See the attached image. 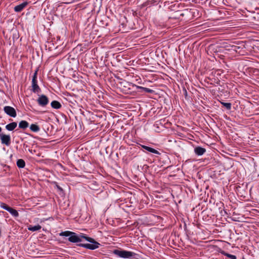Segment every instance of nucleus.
Returning <instances> with one entry per match:
<instances>
[{
  "label": "nucleus",
  "instance_id": "19",
  "mask_svg": "<svg viewBox=\"0 0 259 259\" xmlns=\"http://www.w3.org/2000/svg\"><path fill=\"white\" fill-rule=\"evenodd\" d=\"M0 206H1L2 208H3V209H5V210H8V209L10 208V207H9V206H8L6 204H5V203H2L1 204V205H0Z\"/></svg>",
  "mask_w": 259,
  "mask_h": 259
},
{
  "label": "nucleus",
  "instance_id": "15",
  "mask_svg": "<svg viewBox=\"0 0 259 259\" xmlns=\"http://www.w3.org/2000/svg\"><path fill=\"white\" fill-rule=\"evenodd\" d=\"M41 226H40L39 225H37L34 226H30L28 227V229L29 231L34 232V231L40 230L41 229Z\"/></svg>",
  "mask_w": 259,
  "mask_h": 259
},
{
  "label": "nucleus",
  "instance_id": "13",
  "mask_svg": "<svg viewBox=\"0 0 259 259\" xmlns=\"http://www.w3.org/2000/svg\"><path fill=\"white\" fill-rule=\"evenodd\" d=\"M135 87L137 89H140V90H142L143 91H144L146 93H152L153 92V91L152 90L149 89V88H144L143 87H140V86H138V85H135Z\"/></svg>",
  "mask_w": 259,
  "mask_h": 259
},
{
  "label": "nucleus",
  "instance_id": "5",
  "mask_svg": "<svg viewBox=\"0 0 259 259\" xmlns=\"http://www.w3.org/2000/svg\"><path fill=\"white\" fill-rule=\"evenodd\" d=\"M0 138L1 143L6 146H9L11 144V137L9 135H5L3 133L0 134Z\"/></svg>",
  "mask_w": 259,
  "mask_h": 259
},
{
  "label": "nucleus",
  "instance_id": "1",
  "mask_svg": "<svg viewBox=\"0 0 259 259\" xmlns=\"http://www.w3.org/2000/svg\"><path fill=\"white\" fill-rule=\"evenodd\" d=\"M59 235L60 236L68 237V241L72 243L80 242L82 241V239L83 238L91 243L80 244L79 246L91 250L98 248L100 245V244L96 242L93 238L89 237L81 233L77 234L73 232L66 231L60 233Z\"/></svg>",
  "mask_w": 259,
  "mask_h": 259
},
{
  "label": "nucleus",
  "instance_id": "6",
  "mask_svg": "<svg viewBox=\"0 0 259 259\" xmlns=\"http://www.w3.org/2000/svg\"><path fill=\"white\" fill-rule=\"evenodd\" d=\"M28 5L27 2H24L16 6L14 8V11L16 12H20L22 11Z\"/></svg>",
  "mask_w": 259,
  "mask_h": 259
},
{
  "label": "nucleus",
  "instance_id": "17",
  "mask_svg": "<svg viewBox=\"0 0 259 259\" xmlns=\"http://www.w3.org/2000/svg\"><path fill=\"white\" fill-rule=\"evenodd\" d=\"M222 253L225 256L230 258V259H236V256L234 255H232L231 254H229L228 253H227L225 251H222Z\"/></svg>",
  "mask_w": 259,
  "mask_h": 259
},
{
  "label": "nucleus",
  "instance_id": "2",
  "mask_svg": "<svg viewBox=\"0 0 259 259\" xmlns=\"http://www.w3.org/2000/svg\"><path fill=\"white\" fill-rule=\"evenodd\" d=\"M113 253L116 256L123 258H131L136 254L133 252L122 249H115Z\"/></svg>",
  "mask_w": 259,
  "mask_h": 259
},
{
  "label": "nucleus",
  "instance_id": "21",
  "mask_svg": "<svg viewBox=\"0 0 259 259\" xmlns=\"http://www.w3.org/2000/svg\"><path fill=\"white\" fill-rule=\"evenodd\" d=\"M17 165L19 168H23L25 165V163H17Z\"/></svg>",
  "mask_w": 259,
  "mask_h": 259
},
{
  "label": "nucleus",
  "instance_id": "10",
  "mask_svg": "<svg viewBox=\"0 0 259 259\" xmlns=\"http://www.w3.org/2000/svg\"><path fill=\"white\" fill-rule=\"evenodd\" d=\"M17 126V123L16 122H11L6 126V128L9 131H13Z\"/></svg>",
  "mask_w": 259,
  "mask_h": 259
},
{
  "label": "nucleus",
  "instance_id": "14",
  "mask_svg": "<svg viewBox=\"0 0 259 259\" xmlns=\"http://www.w3.org/2000/svg\"><path fill=\"white\" fill-rule=\"evenodd\" d=\"M7 211L9 212L11 214V215H12L14 217H18L19 216V213L18 212V211L10 207Z\"/></svg>",
  "mask_w": 259,
  "mask_h": 259
},
{
  "label": "nucleus",
  "instance_id": "3",
  "mask_svg": "<svg viewBox=\"0 0 259 259\" xmlns=\"http://www.w3.org/2000/svg\"><path fill=\"white\" fill-rule=\"evenodd\" d=\"M37 102L39 106L45 107L48 104L49 100L46 95H41L38 96Z\"/></svg>",
  "mask_w": 259,
  "mask_h": 259
},
{
  "label": "nucleus",
  "instance_id": "7",
  "mask_svg": "<svg viewBox=\"0 0 259 259\" xmlns=\"http://www.w3.org/2000/svg\"><path fill=\"white\" fill-rule=\"evenodd\" d=\"M32 91L34 93L40 92L41 90L37 84V81H32Z\"/></svg>",
  "mask_w": 259,
  "mask_h": 259
},
{
  "label": "nucleus",
  "instance_id": "20",
  "mask_svg": "<svg viewBox=\"0 0 259 259\" xmlns=\"http://www.w3.org/2000/svg\"><path fill=\"white\" fill-rule=\"evenodd\" d=\"M37 71L36 70V71H35V72H34V73L33 75L32 81H37Z\"/></svg>",
  "mask_w": 259,
  "mask_h": 259
},
{
  "label": "nucleus",
  "instance_id": "18",
  "mask_svg": "<svg viewBox=\"0 0 259 259\" xmlns=\"http://www.w3.org/2000/svg\"><path fill=\"white\" fill-rule=\"evenodd\" d=\"M221 104L228 110H230L231 108V104L230 103L221 102Z\"/></svg>",
  "mask_w": 259,
  "mask_h": 259
},
{
  "label": "nucleus",
  "instance_id": "25",
  "mask_svg": "<svg viewBox=\"0 0 259 259\" xmlns=\"http://www.w3.org/2000/svg\"><path fill=\"white\" fill-rule=\"evenodd\" d=\"M58 165H59V166H62V165H61V164L60 163H59V164H58Z\"/></svg>",
  "mask_w": 259,
  "mask_h": 259
},
{
  "label": "nucleus",
  "instance_id": "12",
  "mask_svg": "<svg viewBox=\"0 0 259 259\" xmlns=\"http://www.w3.org/2000/svg\"><path fill=\"white\" fill-rule=\"evenodd\" d=\"M51 105L52 108L56 109H60L61 107V104L57 101H53L51 102Z\"/></svg>",
  "mask_w": 259,
  "mask_h": 259
},
{
  "label": "nucleus",
  "instance_id": "4",
  "mask_svg": "<svg viewBox=\"0 0 259 259\" xmlns=\"http://www.w3.org/2000/svg\"><path fill=\"white\" fill-rule=\"evenodd\" d=\"M4 112L8 115L12 117H15L17 115L15 109L11 106H6L4 108Z\"/></svg>",
  "mask_w": 259,
  "mask_h": 259
},
{
  "label": "nucleus",
  "instance_id": "23",
  "mask_svg": "<svg viewBox=\"0 0 259 259\" xmlns=\"http://www.w3.org/2000/svg\"><path fill=\"white\" fill-rule=\"evenodd\" d=\"M148 166H147V165H146V164H144V165L143 166V169L144 170H147V168H148Z\"/></svg>",
  "mask_w": 259,
  "mask_h": 259
},
{
  "label": "nucleus",
  "instance_id": "24",
  "mask_svg": "<svg viewBox=\"0 0 259 259\" xmlns=\"http://www.w3.org/2000/svg\"><path fill=\"white\" fill-rule=\"evenodd\" d=\"M17 162H24V161L23 159H18Z\"/></svg>",
  "mask_w": 259,
  "mask_h": 259
},
{
  "label": "nucleus",
  "instance_id": "26",
  "mask_svg": "<svg viewBox=\"0 0 259 259\" xmlns=\"http://www.w3.org/2000/svg\"><path fill=\"white\" fill-rule=\"evenodd\" d=\"M2 131V128L0 127V132Z\"/></svg>",
  "mask_w": 259,
  "mask_h": 259
},
{
  "label": "nucleus",
  "instance_id": "8",
  "mask_svg": "<svg viewBox=\"0 0 259 259\" xmlns=\"http://www.w3.org/2000/svg\"><path fill=\"white\" fill-rule=\"evenodd\" d=\"M142 147L148 151V152H151V153H154V154H159V152L156 150V149H154V148H152L151 147H148V146H145V145H141Z\"/></svg>",
  "mask_w": 259,
  "mask_h": 259
},
{
  "label": "nucleus",
  "instance_id": "9",
  "mask_svg": "<svg viewBox=\"0 0 259 259\" xmlns=\"http://www.w3.org/2000/svg\"><path fill=\"white\" fill-rule=\"evenodd\" d=\"M194 151L197 155H202L205 152L206 150L202 147H197L195 148Z\"/></svg>",
  "mask_w": 259,
  "mask_h": 259
},
{
  "label": "nucleus",
  "instance_id": "16",
  "mask_svg": "<svg viewBox=\"0 0 259 259\" xmlns=\"http://www.w3.org/2000/svg\"><path fill=\"white\" fill-rule=\"evenodd\" d=\"M30 129L33 132H38L40 130L39 127L35 124H32L30 126Z\"/></svg>",
  "mask_w": 259,
  "mask_h": 259
},
{
  "label": "nucleus",
  "instance_id": "22",
  "mask_svg": "<svg viewBox=\"0 0 259 259\" xmlns=\"http://www.w3.org/2000/svg\"><path fill=\"white\" fill-rule=\"evenodd\" d=\"M232 48H233V50L235 51H237V49H239V47H237V46H233Z\"/></svg>",
  "mask_w": 259,
  "mask_h": 259
},
{
  "label": "nucleus",
  "instance_id": "11",
  "mask_svg": "<svg viewBox=\"0 0 259 259\" xmlns=\"http://www.w3.org/2000/svg\"><path fill=\"white\" fill-rule=\"evenodd\" d=\"M29 126V123L25 120H22L19 123V127L22 129H25Z\"/></svg>",
  "mask_w": 259,
  "mask_h": 259
}]
</instances>
